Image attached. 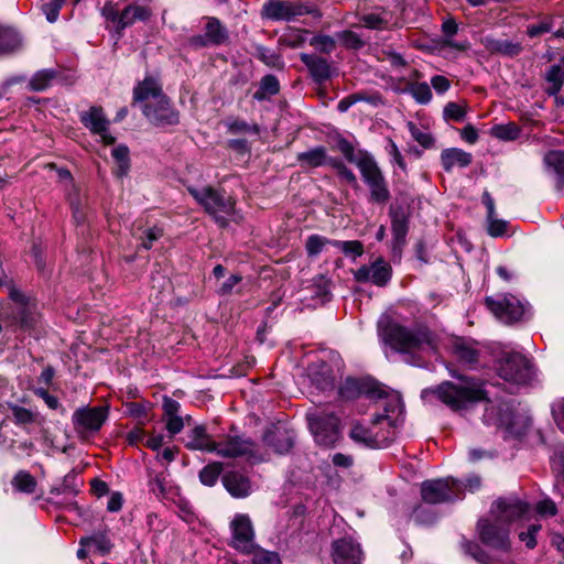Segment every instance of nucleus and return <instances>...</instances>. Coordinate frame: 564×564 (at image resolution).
I'll return each instance as SVG.
<instances>
[{"instance_id":"1","label":"nucleus","mask_w":564,"mask_h":564,"mask_svg":"<svg viewBox=\"0 0 564 564\" xmlns=\"http://www.w3.org/2000/svg\"><path fill=\"white\" fill-rule=\"evenodd\" d=\"M382 341L397 352L406 356V361L419 366L425 358L437 354L440 338L426 325L406 327L393 321L379 326Z\"/></svg>"},{"instance_id":"2","label":"nucleus","mask_w":564,"mask_h":564,"mask_svg":"<svg viewBox=\"0 0 564 564\" xmlns=\"http://www.w3.org/2000/svg\"><path fill=\"white\" fill-rule=\"evenodd\" d=\"M437 397L454 411L465 410L487 399V392L481 382L471 378H462L459 383L442 382L435 389L425 390Z\"/></svg>"},{"instance_id":"3","label":"nucleus","mask_w":564,"mask_h":564,"mask_svg":"<svg viewBox=\"0 0 564 564\" xmlns=\"http://www.w3.org/2000/svg\"><path fill=\"white\" fill-rule=\"evenodd\" d=\"M188 192L220 227H227L230 220H239V216L236 214L235 199L224 192L217 191L212 186H204L202 188L188 187Z\"/></svg>"},{"instance_id":"4","label":"nucleus","mask_w":564,"mask_h":564,"mask_svg":"<svg viewBox=\"0 0 564 564\" xmlns=\"http://www.w3.org/2000/svg\"><path fill=\"white\" fill-rule=\"evenodd\" d=\"M358 170L369 191L368 202L386 205L391 198V193L386 176L373 155L358 162Z\"/></svg>"},{"instance_id":"5","label":"nucleus","mask_w":564,"mask_h":564,"mask_svg":"<svg viewBox=\"0 0 564 564\" xmlns=\"http://www.w3.org/2000/svg\"><path fill=\"white\" fill-rule=\"evenodd\" d=\"M305 14L321 17L315 7L300 1L267 0L261 10L262 18L272 21L290 22Z\"/></svg>"},{"instance_id":"6","label":"nucleus","mask_w":564,"mask_h":564,"mask_svg":"<svg viewBox=\"0 0 564 564\" xmlns=\"http://www.w3.org/2000/svg\"><path fill=\"white\" fill-rule=\"evenodd\" d=\"M310 429L317 444L332 447L340 436V420L332 412L321 411L308 415Z\"/></svg>"},{"instance_id":"7","label":"nucleus","mask_w":564,"mask_h":564,"mask_svg":"<svg viewBox=\"0 0 564 564\" xmlns=\"http://www.w3.org/2000/svg\"><path fill=\"white\" fill-rule=\"evenodd\" d=\"M485 304L487 308L505 324H513L522 321L528 310V304L513 294L500 295L497 299L487 296Z\"/></svg>"},{"instance_id":"8","label":"nucleus","mask_w":564,"mask_h":564,"mask_svg":"<svg viewBox=\"0 0 564 564\" xmlns=\"http://www.w3.org/2000/svg\"><path fill=\"white\" fill-rule=\"evenodd\" d=\"M499 376L514 384H527L533 377L530 361L519 352L507 354L499 365Z\"/></svg>"},{"instance_id":"9","label":"nucleus","mask_w":564,"mask_h":564,"mask_svg":"<svg viewBox=\"0 0 564 564\" xmlns=\"http://www.w3.org/2000/svg\"><path fill=\"white\" fill-rule=\"evenodd\" d=\"M230 545L243 554L254 551V528L250 517L246 513H237L230 522Z\"/></svg>"},{"instance_id":"10","label":"nucleus","mask_w":564,"mask_h":564,"mask_svg":"<svg viewBox=\"0 0 564 564\" xmlns=\"http://www.w3.org/2000/svg\"><path fill=\"white\" fill-rule=\"evenodd\" d=\"M477 532L480 541L495 550L508 552L511 549L508 527L495 518L494 521L480 519L477 522Z\"/></svg>"},{"instance_id":"11","label":"nucleus","mask_w":564,"mask_h":564,"mask_svg":"<svg viewBox=\"0 0 564 564\" xmlns=\"http://www.w3.org/2000/svg\"><path fill=\"white\" fill-rule=\"evenodd\" d=\"M108 417L106 406H83L77 409L72 416L75 431L80 435L97 433Z\"/></svg>"},{"instance_id":"12","label":"nucleus","mask_w":564,"mask_h":564,"mask_svg":"<svg viewBox=\"0 0 564 564\" xmlns=\"http://www.w3.org/2000/svg\"><path fill=\"white\" fill-rule=\"evenodd\" d=\"M204 33L196 34L188 39L191 46L203 48L208 46H220L229 41L228 29L216 17H204Z\"/></svg>"},{"instance_id":"13","label":"nucleus","mask_w":564,"mask_h":564,"mask_svg":"<svg viewBox=\"0 0 564 564\" xmlns=\"http://www.w3.org/2000/svg\"><path fill=\"white\" fill-rule=\"evenodd\" d=\"M528 511L529 505L517 497L499 498L490 508L491 517L507 527L523 518Z\"/></svg>"},{"instance_id":"14","label":"nucleus","mask_w":564,"mask_h":564,"mask_svg":"<svg viewBox=\"0 0 564 564\" xmlns=\"http://www.w3.org/2000/svg\"><path fill=\"white\" fill-rule=\"evenodd\" d=\"M142 113L154 126L166 127L177 124L180 121L178 111L175 110L170 99L163 96L158 101L142 106Z\"/></svg>"},{"instance_id":"15","label":"nucleus","mask_w":564,"mask_h":564,"mask_svg":"<svg viewBox=\"0 0 564 564\" xmlns=\"http://www.w3.org/2000/svg\"><path fill=\"white\" fill-rule=\"evenodd\" d=\"M456 489L457 482L452 478L426 480L421 486V496L427 503H442L455 499Z\"/></svg>"},{"instance_id":"16","label":"nucleus","mask_w":564,"mask_h":564,"mask_svg":"<svg viewBox=\"0 0 564 564\" xmlns=\"http://www.w3.org/2000/svg\"><path fill=\"white\" fill-rule=\"evenodd\" d=\"M216 453L224 458H236L241 456L256 457L257 446L250 438L227 435L216 442Z\"/></svg>"},{"instance_id":"17","label":"nucleus","mask_w":564,"mask_h":564,"mask_svg":"<svg viewBox=\"0 0 564 564\" xmlns=\"http://www.w3.org/2000/svg\"><path fill=\"white\" fill-rule=\"evenodd\" d=\"M10 299L14 303L11 316L14 323L23 328H33L39 322L36 305L30 302L23 293L11 290Z\"/></svg>"},{"instance_id":"18","label":"nucleus","mask_w":564,"mask_h":564,"mask_svg":"<svg viewBox=\"0 0 564 564\" xmlns=\"http://www.w3.org/2000/svg\"><path fill=\"white\" fill-rule=\"evenodd\" d=\"M82 123L94 134L100 137V140L107 144H113L116 138L109 132L110 121L107 119L101 107L93 106L87 111L79 115Z\"/></svg>"},{"instance_id":"19","label":"nucleus","mask_w":564,"mask_h":564,"mask_svg":"<svg viewBox=\"0 0 564 564\" xmlns=\"http://www.w3.org/2000/svg\"><path fill=\"white\" fill-rule=\"evenodd\" d=\"M391 265L379 258L370 264H365L354 272V278L359 283L371 282L377 286H386L391 280Z\"/></svg>"},{"instance_id":"20","label":"nucleus","mask_w":564,"mask_h":564,"mask_svg":"<svg viewBox=\"0 0 564 564\" xmlns=\"http://www.w3.org/2000/svg\"><path fill=\"white\" fill-rule=\"evenodd\" d=\"M332 560L334 564H361L364 552L352 538H340L332 543Z\"/></svg>"},{"instance_id":"21","label":"nucleus","mask_w":564,"mask_h":564,"mask_svg":"<svg viewBox=\"0 0 564 564\" xmlns=\"http://www.w3.org/2000/svg\"><path fill=\"white\" fill-rule=\"evenodd\" d=\"M340 367L338 360L335 361L334 366L324 360L312 364L308 368L312 383L322 391L332 390L337 376L340 373Z\"/></svg>"},{"instance_id":"22","label":"nucleus","mask_w":564,"mask_h":564,"mask_svg":"<svg viewBox=\"0 0 564 564\" xmlns=\"http://www.w3.org/2000/svg\"><path fill=\"white\" fill-rule=\"evenodd\" d=\"M152 2L153 0H134L126 6L120 12L119 30H124L138 21L150 20L153 14Z\"/></svg>"},{"instance_id":"23","label":"nucleus","mask_w":564,"mask_h":564,"mask_svg":"<svg viewBox=\"0 0 564 564\" xmlns=\"http://www.w3.org/2000/svg\"><path fill=\"white\" fill-rule=\"evenodd\" d=\"M165 94L159 80L153 76H145L143 80L139 82L133 88V101L140 102L142 106L149 102H155L161 99Z\"/></svg>"},{"instance_id":"24","label":"nucleus","mask_w":564,"mask_h":564,"mask_svg":"<svg viewBox=\"0 0 564 564\" xmlns=\"http://www.w3.org/2000/svg\"><path fill=\"white\" fill-rule=\"evenodd\" d=\"M263 442L278 454H286L294 445V435L291 431L272 425L263 435Z\"/></svg>"},{"instance_id":"25","label":"nucleus","mask_w":564,"mask_h":564,"mask_svg":"<svg viewBox=\"0 0 564 564\" xmlns=\"http://www.w3.org/2000/svg\"><path fill=\"white\" fill-rule=\"evenodd\" d=\"M339 397L343 400H354L362 394L370 398H382L383 392L379 389H373L370 383L348 377L339 386Z\"/></svg>"},{"instance_id":"26","label":"nucleus","mask_w":564,"mask_h":564,"mask_svg":"<svg viewBox=\"0 0 564 564\" xmlns=\"http://www.w3.org/2000/svg\"><path fill=\"white\" fill-rule=\"evenodd\" d=\"M300 58L307 67L313 79L321 84L328 80L333 75L329 62L316 54L301 53Z\"/></svg>"},{"instance_id":"27","label":"nucleus","mask_w":564,"mask_h":564,"mask_svg":"<svg viewBox=\"0 0 564 564\" xmlns=\"http://www.w3.org/2000/svg\"><path fill=\"white\" fill-rule=\"evenodd\" d=\"M452 354L463 365L474 367L479 360L477 344L466 338H455L452 343Z\"/></svg>"},{"instance_id":"28","label":"nucleus","mask_w":564,"mask_h":564,"mask_svg":"<svg viewBox=\"0 0 564 564\" xmlns=\"http://www.w3.org/2000/svg\"><path fill=\"white\" fill-rule=\"evenodd\" d=\"M223 484L234 498H246L252 491L249 477L239 471H228L223 476Z\"/></svg>"},{"instance_id":"29","label":"nucleus","mask_w":564,"mask_h":564,"mask_svg":"<svg viewBox=\"0 0 564 564\" xmlns=\"http://www.w3.org/2000/svg\"><path fill=\"white\" fill-rule=\"evenodd\" d=\"M440 159L443 170L449 173L455 167L464 169L469 166L473 155L459 148H448L441 152Z\"/></svg>"},{"instance_id":"30","label":"nucleus","mask_w":564,"mask_h":564,"mask_svg":"<svg viewBox=\"0 0 564 564\" xmlns=\"http://www.w3.org/2000/svg\"><path fill=\"white\" fill-rule=\"evenodd\" d=\"M188 441L186 447L189 449L203 451L214 453L216 449V442L212 435H209L204 425L195 426L187 435Z\"/></svg>"},{"instance_id":"31","label":"nucleus","mask_w":564,"mask_h":564,"mask_svg":"<svg viewBox=\"0 0 564 564\" xmlns=\"http://www.w3.org/2000/svg\"><path fill=\"white\" fill-rule=\"evenodd\" d=\"M299 163L303 167H319L324 165H332L334 158L327 154V150L324 147H316L305 152H301L296 156Z\"/></svg>"},{"instance_id":"32","label":"nucleus","mask_w":564,"mask_h":564,"mask_svg":"<svg viewBox=\"0 0 564 564\" xmlns=\"http://www.w3.org/2000/svg\"><path fill=\"white\" fill-rule=\"evenodd\" d=\"M57 78V72L54 69H41L33 74L28 80L26 88L31 91H45L53 86Z\"/></svg>"},{"instance_id":"33","label":"nucleus","mask_w":564,"mask_h":564,"mask_svg":"<svg viewBox=\"0 0 564 564\" xmlns=\"http://www.w3.org/2000/svg\"><path fill=\"white\" fill-rule=\"evenodd\" d=\"M79 545H88L93 554L106 555L112 549V543L106 533L97 532L79 540Z\"/></svg>"},{"instance_id":"34","label":"nucleus","mask_w":564,"mask_h":564,"mask_svg":"<svg viewBox=\"0 0 564 564\" xmlns=\"http://www.w3.org/2000/svg\"><path fill=\"white\" fill-rule=\"evenodd\" d=\"M545 80L546 93L551 96L557 95L564 85V58L561 59V64L552 65L547 69Z\"/></svg>"},{"instance_id":"35","label":"nucleus","mask_w":564,"mask_h":564,"mask_svg":"<svg viewBox=\"0 0 564 564\" xmlns=\"http://www.w3.org/2000/svg\"><path fill=\"white\" fill-rule=\"evenodd\" d=\"M402 405H401V402L398 398H392L388 401H386L384 405H383V413H378L376 415H373L372 417V424L373 425H379V424H382V423H387V425L391 429H393L395 426V420L391 416V413L394 414V413H401V409Z\"/></svg>"},{"instance_id":"36","label":"nucleus","mask_w":564,"mask_h":564,"mask_svg":"<svg viewBox=\"0 0 564 564\" xmlns=\"http://www.w3.org/2000/svg\"><path fill=\"white\" fill-rule=\"evenodd\" d=\"M349 436L356 443L362 444L368 447H378L381 445V440L378 433L366 429L361 424H355L350 430Z\"/></svg>"},{"instance_id":"37","label":"nucleus","mask_w":564,"mask_h":564,"mask_svg":"<svg viewBox=\"0 0 564 564\" xmlns=\"http://www.w3.org/2000/svg\"><path fill=\"white\" fill-rule=\"evenodd\" d=\"M487 46L494 53L510 57L519 55L523 50L519 42H512L508 40H490Z\"/></svg>"},{"instance_id":"38","label":"nucleus","mask_w":564,"mask_h":564,"mask_svg":"<svg viewBox=\"0 0 564 564\" xmlns=\"http://www.w3.org/2000/svg\"><path fill=\"white\" fill-rule=\"evenodd\" d=\"M280 85L279 80L273 75H265L261 78L259 89L253 94V98L261 101L270 96H274L279 93Z\"/></svg>"},{"instance_id":"39","label":"nucleus","mask_w":564,"mask_h":564,"mask_svg":"<svg viewBox=\"0 0 564 564\" xmlns=\"http://www.w3.org/2000/svg\"><path fill=\"white\" fill-rule=\"evenodd\" d=\"M520 128L513 122L495 124L490 129V135L501 141H513L520 135Z\"/></svg>"},{"instance_id":"40","label":"nucleus","mask_w":564,"mask_h":564,"mask_svg":"<svg viewBox=\"0 0 564 564\" xmlns=\"http://www.w3.org/2000/svg\"><path fill=\"white\" fill-rule=\"evenodd\" d=\"M337 148L343 153L345 159L348 162L354 163L357 167L358 162H360L361 160H366V158H370L372 155L367 151H359L358 153H356L354 145L344 138L338 139Z\"/></svg>"},{"instance_id":"41","label":"nucleus","mask_w":564,"mask_h":564,"mask_svg":"<svg viewBox=\"0 0 564 564\" xmlns=\"http://www.w3.org/2000/svg\"><path fill=\"white\" fill-rule=\"evenodd\" d=\"M112 156L117 162L115 174L118 177H123L128 174L130 169L129 149L126 145H118L112 150Z\"/></svg>"},{"instance_id":"42","label":"nucleus","mask_w":564,"mask_h":564,"mask_svg":"<svg viewBox=\"0 0 564 564\" xmlns=\"http://www.w3.org/2000/svg\"><path fill=\"white\" fill-rule=\"evenodd\" d=\"M12 486L18 491L33 494L35 491L36 480L30 473L20 470L13 477Z\"/></svg>"},{"instance_id":"43","label":"nucleus","mask_w":564,"mask_h":564,"mask_svg":"<svg viewBox=\"0 0 564 564\" xmlns=\"http://www.w3.org/2000/svg\"><path fill=\"white\" fill-rule=\"evenodd\" d=\"M20 46V39L17 32L11 29L0 28V54L15 51Z\"/></svg>"},{"instance_id":"44","label":"nucleus","mask_w":564,"mask_h":564,"mask_svg":"<svg viewBox=\"0 0 564 564\" xmlns=\"http://www.w3.org/2000/svg\"><path fill=\"white\" fill-rule=\"evenodd\" d=\"M460 547L465 554L470 555L477 562L481 564H488L489 557L477 542L463 538L460 541Z\"/></svg>"},{"instance_id":"45","label":"nucleus","mask_w":564,"mask_h":564,"mask_svg":"<svg viewBox=\"0 0 564 564\" xmlns=\"http://www.w3.org/2000/svg\"><path fill=\"white\" fill-rule=\"evenodd\" d=\"M223 471V464L215 462L205 466L199 473V479L205 486H214Z\"/></svg>"},{"instance_id":"46","label":"nucleus","mask_w":564,"mask_h":564,"mask_svg":"<svg viewBox=\"0 0 564 564\" xmlns=\"http://www.w3.org/2000/svg\"><path fill=\"white\" fill-rule=\"evenodd\" d=\"M334 240H329L319 235H312L307 238L305 248L310 257L318 256L326 245H332Z\"/></svg>"},{"instance_id":"47","label":"nucleus","mask_w":564,"mask_h":564,"mask_svg":"<svg viewBox=\"0 0 564 564\" xmlns=\"http://www.w3.org/2000/svg\"><path fill=\"white\" fill-rule=\"evenodd\" d=\"M79 491V485L76 481V476L73 474H68L64 477L63 482L51 490L52 494L55 495H68L75 496Z\"/></svg>"},{"instance_id":"48","label":"nucleus","mask_w":564,"mask_h":564,"mask_svg":"<svg viewBox=\"0 0 564 564\" xmlns=\"http://www.w3.org/2000/svg\"><path fill=\"white\" fill-rule=\"evenodd\" d=\"M332 246L341 250L346 256H352L354 258L360 257L364 253V245L358 240H334Z\"/></svg>"},{"instance_id":"49","label":"nucleus","mask_w":564,"mask_h":564,"mask_svg":"<svg viewBox=\"0 0 564 564\" xmlns=\"http://www.w3.org/2000/svg\"><path fill=\"white\" fill-rule=\"evenodd\" d=\"M308 32L305 30H299V29L290 30L288 33H285L282 36L281 41L289 47H292V48L301 47L306 41L305 35Z\"/></svg>"},{"instance_id":"50","label":"nucleus","mask_w":564,"mask_h":564,"mask_svg":"<svg viewBox=\"0 0 564 564\" xmlns=\"http://www.w3.org/2000/svg\"><path fill=\"white\" fill-rule=\"evenodd\" d=\"M10 409L12 411L15 424L22 425V424H31V423L35 422L36 414L34 412H32L31 410L19 406L17 404H11Z\"/></svg>"},{"instance_id":"51","label":"nucleus","mask_w":564,"mask_h":564,"mask_svg":"<svg viewBox=\"0 0 564 564\" xmlns=\"http://www.w3.org/2000/svg\"><path fill=\"white\" fill-rule=\"evenodd\" d=\"M226 127L228 128V131L231 133H258L259 128L257 124H249L245 120H240L237 118L228 119L226 121Z\"/></svg>"},{"instance_id":"52","label":"nucleus","mask_w":564,"mask_h":564,"mask_svg":"<svg viewBox=\"0 0 564 564\" xmlns=\"http://www.w3.org/2000/svg\"><path fill=\"white\" fill-rule=\"evenodd\" d=\"M544 162L552 167L557 174L564 175V152L554 150L549 151L544 156Z\"/></svg>"},{"instance_id":"53","label":"nucleus","mask_w":564,"mask_h":564,"mask_svg":"<svg viewBox=\"0 0 564 564\" xmlns=\"http://www.w3.org/2000/svg\"><path fill=\"white\" fill-rule=\"evenodd\" d=\"M166 484L167 481L165 474H156L149 480L150 491L159 499H162L166 496Z\"/></svg>"},{"instance_id":"54","label":"nucleus","mask_w":564,"mask_h":564,"mask_svg":"<svg viewBox=\"0 0 564 564\" xmlns=\"http://www.w3.org/2000/svg\"><path fill=\"white\" fill-rule=\"evenodd\" d=\"M310 44L326 54L332 53L336 47L335 39L329 35H316L310 40Z\"/></svg>"},{"instance_id":"55","label":"nucleus","mask_w":564,"mask_h":564,"mask_svg":"<svg viewBox=\"0 0 564 564\" xmlns=\"http://www.w3.org/2000/svg\"><path fill=\"white\" fill-rule=\"evenodd\" d=\"M336 36L337 40L347 48L358 50L365 44L359 35L352 31H343L337 33Z\"/></svg>"},{"instance_id":"56","label":"nucleus","mask_w":564,"mask_h":564,"mask_svg":"<svg viewBox=\"0 0 564 564\" xmlns=\"http://www.w3.org/2000/svg\"><path fill=\"white\" fill-rule=\"evenodd\" d=\"M252 558L253 564H281L278 553L265 551L263 549H254Z\"/></svg>"},{"instance_id":"57","label":"nucleus","mask_w":564,"mask_h":564,"mask_svg":"<svg viewBox=\"0 0 564 564\" xmlns=\"http://www.w3.org/2000/svg\"><path fill=\"white\" fill-rule=\"evenodd\" d=\"M412 138L424 148H431L434 144V139L429 132L420 130L413 122L408 123Z\"/></svg>"},{"instance_id":"58","label":"nucleus","mask_w":564,"mask_h":564,"mask_svg":"<svg viewBox=\"0 0 564 564\" xmlns=\"http://www.w3.org/2000/svg\"><path fill=\"white\" fill-rule=\"evenodd\" d=\"M413 98L420 104H427L432 99V91L426 83H419L410 89Z\"/></svg>"},{"instance_id":"59","label":"nucleus","mask_w":564,"mask_h":564,"mask_svg":"<svg viewBox=\"0 0 564 564\" xmlns=\"http://www.w3.org/2000/svg\"><path fill=\"white\" fill-rule=\"evenodd\" d=\"M65 1L66 0H51L50 3L43 6V12L50 23H54L58 19L59 11ZM78 1L79 0H74V3H77Z\"/></svg>"},{"instance_id":"60","label":"nucleus","mask_w":564,"mask_h":564,"mask_svg":"<svg viewBox=\"0 0 564 564\" xmlns=\"http://www.w3.org/2000/svg\"><path fill=\"white\" fill-rule=\"evenodd\" d=\"M337 171V174L352 186H358L357 177L354 172L347 167L340 160L334 159L330 165Z\"/></svg>"},{"instance_id":"61","label":"nucleus","mask_w":564,"mask_h":564,"mask_svg":"<svg viewBox=\"0 0 564 564\" xmlns=\"http://www.w3.org/2000/svg\"><path fill=\"white\" fill-rule=\"evenodd\" d=\"M466 110L456 102H448L444 108V117L454 121H462L465 118Z\"/></svg>"},{"instance_id":"62","label":"nucleus","mask_w":564,"mask_h":564,"mask_svg":"<svg viewBox=\"0 0 564 564\" xmlns=\"http://www.w3.org/2000/svg\"><path fill=\"white\" fill-rule=\"evenodd\" d=\"M163 235V231L159 227H151L144 231V236L140 237L141 247L149 250L151 249L154 241L159 240Z\"/></svg>"},{"instance_id":"63","label":"nucleus","mask_w":564,"mask_h":564,"mask_svg":"<svg viewBox=\"0 0 564 564\" xmlns=\"http://www.w3.org/2000/svg\"><path fill=\"white\" fill-rule=\"evenodd\" d=\"M488 219V234L491 237H501L507 231V221L497 219L495 216L487 217Z\"/></svg>"},{"instance_id":"64","label":"nucleus","mask_w":564,"mask_h":564,"mask_svg":"<svg viewBox=\"0 0 564 564\" xmlns=\"http://www.w3.org/2000/svg\"><path fill=\"white\" fill-rule=\"evenodd\" d=\"M541 530L540 524H531L528 531L520 532L519 539L525 543L527 547L533 549L536 545L535 534Z\"/></svg>"}]
</instances>
